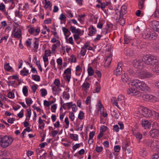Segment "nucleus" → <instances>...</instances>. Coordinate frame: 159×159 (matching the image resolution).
<instances>
[{"instance_id":"obj_1","label":"nucleus","mask_w":159,"mask_h":159,"mask_svg":"<svg viewBox=\"0 0 159 159\" xmlns=\"http://www.w3.org/2000/svg\"><path fill=\"white\" fill-rule=\"evenodd\" d=\"M130 95L136 97H141L144 101L150 100L151 101L154 102L156 100V98L153 95L141 93L134 88L130 89Z\"/></svg>"},{"instance_id":"obj_2","label":"nucleus","mask_w":159,"mask_h":159,"mask_svg":"<svg viewBox=\"0 0 159 159\" xmlns=\"http://www.w3.org/2000/svg\"><path fill=\"white\" fill-rule=\"evenodd\" d=\"M144 62L152 69L158 62V60L157 57L153 55H146L143 56Z\"/></svg>"},{"instance_id":"obj_3","label":"nucleus","mask_w":159,"mask_h":159,"mask_svg":"<svg viewBox=\"0 0 159 159\" xmlns=\"http://www.w3.org/2000/svg\"><path fill=\"white\" fill-rule=\"evenodd\" d=\"M130 83L131 86H134L141 90L147 91L149 90V87L143 81L138 79H134L131 80Z\"/></svg>"},{"instance_id":"obj_4","label":"nucleus","mask_w":159,"mask_h":159,"mask_svg":"<svg viewBox=\"0 0 159 159\" xmlns=\"http://www.w3.org/2000/svg\"><path fill=\"white\" fill-rule=\"evenodd\" d=\"M13 140V138L11 136H0V145L2 147L7 148L12 143Z\"/></svg>"},{"instance_id":"obj_5","label":"nucleus","mask_w":159,"mask_h":159,"mask_svg":"<svg viewBox=\"0 0 159 159\" xmlns=\"http://www.w3.org/2000/svg\"><path fill=\"white\" fill-rule=\"evenodd\" d=\"M22 34L20 29L19 24L15 23L13 25V27L11 33V36L13 38L20 40L21 41L22 39Z\"/></svg>"},{"instance_id":"obj_6","label":"nucleus","mask_w":159,"mask_h":159,"mask_svg":"<svg viewBox=\"0 0 159 159\" xmlns=\"http://www.w3.org/2000/svg\"><path fill=\"white\" fill-rule=\"evenodd\" d=\"M139 111L144 117H149L154 116L153 112L155 111L149 109L146 107H142L139 109Z\"/></svg>"},{"instance_id":"obj_7","label":"nucleus","mask_w":159,"mask_h":159,"mask_svg":"<svg viewBox=\"0 0 159 159\" xmlns=\"http://www.w3.org/2000/svg\"><path fill=\"white\" fill-rule=\"evenodd\" d=\"M143 38L150 40H153L155 39L157 36V34L154 31H152L149 32H145L143 34Z\"/></svg>"},{"instance_id":"obj_8","label":"nucleus","mask_w":159,"mask_h":159,"mask_svg":"<svg viewBox=\"0 0 159 159\" xmlns=\"http://www.w3.org/2000/svg\"><path fill=\"white\" fill-rule=\"evenodd\" d=\"M63 76L64 80L68 83L70 80L71 76V69L68 67L64 71Z\"/></svg>"},{"instance_id":"obj_9","label":"nucleus","mask_w":159,"mask_h":159,"mask_svg":"<svg viewBox=\"0 0 159 159\" xmlns=\"http://www.w3.org/2000/svg\"><path fill=\"white\" fill-rule=\"evenodd\" d=\"M40 28L39 26L34 27L33 26L30 27L28 30L29 33L34 36L38 35L40 32Z\"/></svg>"},{"instance_id":"obj_10","label":"nucleus","mask_w":159,"mask_h":159,"mask_svg":"<svg viewBox=\"0 0 159 159\" xmlns=\"http://www.w3.org/2000/svg\"><path fill=\"white\" fill-rule=\"evenodd\" d=\"M143 62L144 61L143 57L142 59L134 60L132 62V64L135 68L140 69V68H142V67H141L143 65Z\"/></svg>"},{"instance_id":"obj_11","label":"nucleus","mask_w":159,"mask_h":159,"mask_svg":"<svg viewBox=\"0 0 159 159\" xmlns=\"http://www.w3.org/2000/svg\"><path fill=\"white\" fill-rule=\"evenodd\" d=\"M97 106L98 107V110H100V111L101 114H102L103 116L104 117H107L108 115V114L106 112H104V108L100 100H98V101Z\"/></svg>"},{"instance_id":"obj_12","label":"nucleus","mask_w":159,"mask_h":159,"mask_svg":"<svg viewBox=\"0 0 159 159\" xmlns=\"http://www.w3.org/2000/svg\"><path fill=\"white\" fill-rule=\"evenodd\" d=\"M139 72H137L138 75L141 79L148 78L152 76V74L150 72L147 71H139Z\"/></svg>"},{"instance_id":"obj_13","label":"nucleus","mask_w":159,"mask_h":159,"mask_svg":"<svg viewBox=\"0 0 159 159\" xmlns=\"http://www.w3.org/2000/svg\"><path fill=\"white\" fill-rule=\"evenodd\" d=\"M70 89L69 88H66L64 91L62 93V97L65 101L68 100L70 98V94L69 93Z\"/></svg>"},{"instance_id":"obj_14","label":"nucleus","mask_w":159,"mask_h":159,"mask_svg":"<svg viewBox=\"0 0 159 159\" xmlns=\"http://www.w3.org/2000/svg\"><path fill=\"white\" fill-rule=\"evenodd\" d=\"M70 30L72 33L74 34L83 35L84 33V31H82L80 29L76 28L75 27L73 26H70Z\"/></svg>"},{"instance_id":"obj_15","label":"nucleus","mask_w":159,"mask_h":159,"mask_svg":"<svg viewBox=\"0 0 159 159\" xmlns=\"http://www.w3.org/2000/svg\"><path fill=\"white\" fill-rule=\"evenodd\" d=\"M122 64L121 63H119L116 69L114 71V74L118 76L120 75L122 71V69L121 68Z\"/></svg>"},{"instance_id":"obj_16","label":"nucleus","mask_w":159,"mask_h":159,"mask_svg":"<svg viewBox=\"0 0 159 159\" xmlns=\"http://www.w3.org/2000/svg\"><path fill=\"white\" fill-rule=\"evenodd\" d=\"M98 2L100 3V7L101 9L104 11V13L106 14L107 13L108 11V9L107 10L105 8L106 7L110 4V2H102V1L99 0V1H98Z\"/></svg>"},{"instance_id":"obj_17","label":"nucleus","mask_w":159,"mask_h":159,"mask_svg":"<svg viewBox=\"0 0 159 159\" xmlns=\"http://www.w3.org/2000/svg\"><path fill=\"white\" fill-rule=\"evenodd\" d=\"M43 7L47 10L50 11L52 7L51 2L48 0H44L43 2Z\"/></svg>"},{"instance_id":"obj_18","label":"nucleus","mask_w":159,"mask_h":159,"mask_svg":"<svg viewBox=\"0 0 159 159\" xmlns=\"http://www.w3.org/2000/svg\"><path fill=\"white\" fill-rule=\"evenodd\" d=\"M61 104L63 106V108L65 109H70L72 106L73 103L72 102H68L66 103H64V102L61 98H60Z\"/></svg>"},{"instance_id":"obj_19","label":"nucleus","mask_w":159,"mask_h":159,"mask_svg":"<svg viewBox=\"0 0 159 159\" xmlns=\"http://www.w3.org/2000/svg\"><path fill=\"white\" fill-rule=\"evenodd\" d=\"M140 124L144 129L149 128L151 125L150 122L149 120L144 119H142L141 120Z\"/></svg>"},{"instance_id":"obj_20","label":"nucleus","mask_w":159,"mask_h":159,"mask_svg":"<svg viewBox=\"0 0 159 159\" xmlns=\"http://www.w3.org/2000/svg\"><path fill=\"white\" fill-rule=\"evenodd\" d=\"M52 89V93L54 96H56L59 94L60 91L61 90V89L59 87H57L56 86L51 85Z\"/></svg>"},{"instance_id":"obj_21","label":"nucleus","mask_w":159,"mask_h":159,"mask_svg":"<svg viewBox=\"0 0 159 159\" xmlns=\"http://www.w3.org/2000/svg\"><path fill=\"white\" fill-rule=\"evenodd\" d=\"M48 128L50 131L51 136L53 138H55L58 133L59 129H55L53 128L51 126H49Z\"/></svg>"},{"instance_id":"obj_22","label":"nucleus","mask_w":159,"mask_h":159,"mask_svg":"<svg viewBox=\"0 0 159 159\" xmlns=\"http://www.w3.org/2000/svg\"><path fill=\"white\" fill-rule=\"evenodd\" d=\"M150 135L152 137H159V130L154 129L151 130L149 132Z\"/></svg>"},{"instance_id":"obj_23","label":"nucleus","mask_w":159,"mask_h":159,"mask_svg":"<svg viewBox=\"0 0 159 159\" xmlns=\"http://www.w3.org/2000/svg\"><path fill=\"white\" fill-rule=\"evenodd\" d=\"M152 24L153 29L159 33V21L154 20L152 22Z\"/></svg>"},{"instance_id":"obj_24","label":"nucleus","mask_w":159,"mask_h":159,"mask_svg":"<svg viewBox=\"0 0 159 159\" xmlns=\"http://www.w3.org/2000/svg\"><path fill=\"white\" fill-rule=\"evenodd\" d=\"M89 31V35L90 36H92L95 34L97 33V30L96 28L93 25H91L88 28Z\"/></svg>"},{"instance_id":"obj_25","label":"nucleus","mask_w":159,"mask_h":159,"mask_svg":"<svg viewBox=\"0 0 159 159\" xmlns=\"http://www.w3.org/2000/svg\"><path fill=\"white\" fill-rule=\"evenodd\" d=\"M111 101L112 103L116 106L118 108L120 109L119 106L118 105V104L122 105L123 102H120V101H118V100H117V99L115 97H112L111 99Z\"/></svg>"},{"instance_id":"obj_26","label":"nucleus","mask_w":159,"mask_h":159,"mask_svg":"<svg viewBox=\"0 0 159 159\" xmlns=\"http://www.w3.org/2000/svg\"><path fill=\"white\" fill-rule=\"evenodd\" d=\"M19 6L18 9L19 10H26L29 7L27 3H25L24 4L20 3L19 4Z\"/></svg>"},{"instance_id":"obj_27","label":"nucleus","mask_w":159,"mask_h":159,"mask_svg":"<svg viewBox=\"0 0 159 159\" xmlns=\"http://www.w3.org/2000/svg\"><path fill=\"white\" fill-rule=\"evenodd\" d=\"M95 134L94 131H92L90 132L89 133V138L88 140V143L89 145H90L93 142V138Z\"/></svg>"},{"instance_id":"obj_28","label":"nucleus","mask_w":159,"mask_h":159,"mask_svg":"<svg viewBox=\"0 0 159 159\" xmlns=\"http://www.w3.org/2000/svg\"><path fill=\"white\" fill-rule=\"evenodd\" d=\"M82 71V67L80 65L76 66L75 70V74L76 76H79L81 74Z\"/></svg>"},{"instance_id":"obj_29","label":"nucleus","mask_w":159,"mask_h":159,"mask_svg":"<svg viewBox=\"0 0 159 159\" xmlns=\"http://www.w3.org/2000/svg\"><path fill=\"white\" fill-rule=\"evenodd\" d=\"M151 71L155 73H159V62L158 61L157 63L152 68Z\"/></svg>"},{"instance_id":"obj_30","label":"nucleus","mask_w":159,"mask_h":159,"mask_svg":"<svg viewBox=\"0 0 159 159\" xmlns=\"http://www.w3.org/2000/svg\"><path fill=\"white\" fill-rule=\"evenodd\" d=\"M5 7V5L3 3L0 4V11L2 12L5 16H7L8 14V12L6 11Z\"/></svg>"},{"instance_id":"obj_31","label":"nucleus","mask_w":159,"mask_h":159,"mask_svg":"<svg viewBox=\"0 0 159 159\" xmlns=\"http://www.w3.org/2000/svg\"><path fill=\"white\" fill-rule=\"evenodd\" d=\"M127 7L123 5L121 7V11L116 14L119 15L120 17L122 16L126 13Z\"/></svg>"},{"instance_id":"obj_32","label":"nucleus","mask_w":159,"mask_h":159,"mask_svg":"<svg viewBox=\"0 0 159 159\" xmlns=\"http://www.w3.org/2000/svg\"><path fill=\"white\" fill-rule=\"evenodd\" d=\"M129 79V76L127 73H125L122 75L121 80L124 83L128 82Z\"/></svg>"},{"instance_id":"obj_33","label":"nucleus","mask_w":159,"mask_h":159,"mask_svg":"<svg viewBox=\"0 0 159 159\" xmlns=\"http://www.w3.org/2000/svg\"><path fill=\"white\" fill-rule=\"evenodd\" d=\"M112 58L111 56H109L107 57L105 61V65L104 66L105 67H107L109 66L111 62Z\"/></svg>"},{"instance_id":"obj_34","label":"nucleus","mask_w":159,"mask_h":159,"mask_svg":"<svg viewBox=\"0 0 159 159\" xmlns=\"http://www.w3.org/2000/svg\"><path fill=\"white\" fill-rule=\"evenodd\" d=\"M62 30L65 37H69L71 33L69 30L64 27L62 28Z\"/></svg>"},{"instance_id":"obj_35","label":"nucleus","mask_w":159,"mask_h":159,"mask_svg":"<svg viewBox=\"0 0 159 159\" xmlns=\"http://www.w3.org/2000/svg\"><path fill=\"white\" fill-rule=\"evenodd\" d=\"M59 39V37H53L51 40V42L53 43H56L55 44L58 46H60L61 43L60 41L58 40Z\"/></svg>"},{"instance_id":"obj_36","label":"nucleus","mask_w":159,"mask_h":159,"mask_svg":"<svg viewBox=\"0 0 159 159\" xmlns=\"http://www.w3.org/2000/svg\"><path fill=\"white\" fill-rule=\"evenodd\" d=\"M82 47L86 51L87 49L89 50H93V48L90 46V43L88 42L85 43Z\"/></svg>"},{"instance_id":"obj_37","label":"nucleus","mask_w":159,"mask_h":159,"mask_svg":"<svg viewBox=\"0 0 159 159\" xmlns=\"http://www.w3.org/2000/svg\"><path fill=\"white\" fill-rule=\"evenodd\" d=\"M105 21L102 18H100L99 20L97 27L99 29L102 28L103 25L105 24Z\"/></svg>"},{"instance_id":"obj_38","label":"nucleus","mask_w":159,"mask_h":159,"mask_svg":"<svg viewBox=\"0 0 159 159\" xmlns=\"http://www.w3.org/2000/svg\"><path fill=\"white\" fill-rule=\"evenodd\" d=\"M58 18L60 20L61 24H62L64 23L66 21V17L63 13H61L60 15Z\"/></svg>"},{"instance_id":"obj_39","label":"nucleus","mask_w":159,"mask_h":159,"mask_svg":"<svg viewBox=\"0 0 159 159\" xmlns=\"http://www.w3.org/2000/svg\"><path fill=\"white\" fill-rule=\"evenodd\" d=\"M53 84H54V85H53V86H56L57 87L59 88H60V87H64L62 85L61 86L60 81V79H55L53 82Z\"/></svg>"},{"instance_id":"obj_40","label":"nucleus","mask_w":159,"mask_h":159,"mask_svg":"<svg viewBox=\"0 0 159 159\" xmlns=\"http://www.w3.org/2000/svg\"><path fill=\"white\" fill-rule=\"evenodd\" d=\"M139 154L143 157H145L147 156V152L146 149L145 148H143L140 149L139 152Z\"/></svg>"},{"instance_id":"obj_41","label":"nucleus","mask_w":159,"mask_h":159,"mask_svg":"<svg viewBox=\"0 0 159 159\" xmlns=\"http://www.w3.org/2000/svg\"><path fill=\"white\" fill-rule=\"evenodd\" d=\"M86 16L85 14H82L79 16L78 20L82 24L84 23L85 20V17Z\"/></svg>"},{"instance_id":"obj_42","label":"nucleus","mask_w":159,"mask_h":159,"mask_svg":"<svg viewBox=\"0 0 159 159\" xmlns=\"http://www.w3.org/2000/svg\"><path fill=\"white\" fill-rule=\"evenodd\" d=\"M29 73V70L27 69L25 67H24L20 71V74L23 76H27Z\"/></svg>"},{"instance_id":"obj_43","label":"nucleus","mask_w":159,"mask_h":159,"mask_svg":"<svg viewBox=\"0 0 159 159\" xmlns=\"http://www.w3.org/2000/svg\"><path fill=\"white\" fill-rule=\"evenodd\" d=\"M22 91L24 95L26 97L28 95V87L27 86H24L22 89Z\"/></svg>"},{"instance_id":"obj_44","label":"nucleus","mask_w":159,"mask_h":159,"mask_svg":"<svg viewBox=\"0 0 159 159\" xmlns=\"http://www.w3.org/2000/svg\"><path fill=\"white\" fill-rule=\"evenodd\" d=\"M70 137L71 139L75 141H77L79 139V136L77 134H70Z\"/></svg>"},{"instance_id":"obj_45","label":"nucleus","mask_w":159,"mask_h":159,"mask_svg":"<svg viewBox=\"0 0 159 159\" xmlns=\"http://www.w3.org/2000/svg\"><path fill=\"white\" fill-rule=\"evenodd\" d=\"M68 37H65L66 42L67 43H70L71 45H74V42L73 40L72 37H70L69 38Z\"/></svg>"},{"instance_id":"obj_46","label":"nucleus","mask_w":159,"mask_h":159,"mask_svg":"<svg viewBox=\"0 0 159 159\" xmlns=\"http://www.w3.org/2000/svg\"><path fill=\"white\" fill-rule=\"evenodd\" d=\"M145 0H139L138 2L139 8L140 9H143L144 5V4Z\"/></svg>"},{"instance_id":"obj_47","label":"nucleus","mask_w":159,"mask_h":159,"mask_svg":"<svg viewBox=\"0 0 159 159\" xmlns=\"http://www.w3.org/2000/svg\"><path fill=\"white\" fill-rule=\"evenodd\" d=\"M40 94L42 97H45L48 94L47 89L45 88H42L40 89Z\"/></svg>"},{"instance_id":"obj_48","label":"nucleus","mask_w":159,"mask_h":159,"mask_svg":"<svg viewBox=\"0 0 159 159\" xmlns=\"http://www.w3.org/2000/svg\"><path fill=\"white\" fill-rule=\"evenodd\" d=\"M90 86L89 84L87 82L84 83L82 85L83 89L84 90H87L89 89Z\"/></svg>"},{"instance_id":"obj_49","label":"nucleus","mask_w":159,"mask_h":159,"mask_svg":"<svg viewBox=\"0 0 159 159\" xmlns=\"http://www.w3.org/2000/svg\"><path fill=\"white\" fill-rule=\"evenodd\" d=\"M96 86L95 88V89L94 90V93H99L100 91L101 87L100 86L98 82H96Z\"/></svg>"},{"instance_id":"obj_50","label":"nucleus","mask_w":159,"mask_h":159,"mask_svg":"<svg viewBox=\"0 0 159 159\" xmlns=\"http://www.w3.org/2000/svg\"><path fill=\"white\" fill-rule=\"evenodd\" d=\"M87 70L88 74L89 76H91L93 75L94 71L91 67H89Z\"/></svg>"},{"instance_id":"obj_51","label":"nucleus","mask_w":159,"mask_h":159,"mask_svg":"<svg viewBox=\"0 0 159 159\" xmlns=\"http://www.w3.org/2000/svg\"><path fill=\"white\" fill-rule=\"evenodd\" d=\"M32 79L34 80L39 82L40 81V78L39 75H32Z\"/></svg>"},{"instance_id":"obj_52","label":"nucleus","mask_w":159,"mask_h":159,"mask_svg":"<svg viewBox=\"0 0 159 159\" xmlns=\"http://www.w3.org/2000/svg\"><path fill=\"white\" fill-rule=\"evenodd\" d=\"M134 135L135 136L136 138L138 140H139V142H140V140L142 139L143 137L142 134H141L139 132H137Z\"/></svg>"},{"instance_id":"obj_53","label":"nucleus","mask_w":159,"mask_h":159,"mask_svg":"<svg viewBox=\"0 0 159 159\" xmlns=\"http://www.w3.org/2000/svg\"><path fill=\"white\" fill-rule=\"evenodd\" d=\"M84 113L82 111H80L78 115V118L80 120H82L84 118Z\"/></svg>"},{"instance_id":"obj_54","label":"nucleus","mask_w":159,"mask_h":159,"mask_svg":"<svg viewBox=\"0 0 159 159\" xmlns=\"http://www.w3.org/2000/svg\"><path fill=\"white\" fill-rule=\"evenodd\" d=\"M103 149L102 147L96 145L95 150L97 153H100L102 151Z\"/></svg>"},{"instance_id":"obj_55","label":"nucleus","mask_w":159,"mask_h":159,"mask_svg":"<svg viewBox=\"0 0 159 159\" xmlns=\"http://www.w3.org/2000/svg\"><path fill=\"white\" fill-rule=\"evenodd\" d=\"M15 15L16 16L21 18L23 16V14L22 12L20 11V10H19V11H15Z\"/></svg>"},{"instance_id":"obj_56","label":"nucleus","mask_w":159,"mask_h":159,"mask_svg":"<svg viewBox=\"0 0 159 159\" xmlns=\"http://www.w3.org/2000/svg\"><path fill=\"white\" fill-rule=\"evenodd\" d=\"M152 48L154 50L157 52L159 51V43H154L152 44Z\"/></svg>"},{"instance_id":"obj_57","label":"nucleus","mask_w":159,"mask_h":159,"mask_svg":"<svg viewBox=\"0 0 159 159\" xmlns=\"http://www.w3.org/2000/svg\"><path fill=\"white\" fill-rule=\"evenodd\" d=\"M25 100L27 105L29 107H30L31 104L33 103V101L30 98H27Z\"/></svg>"},{"instance_id":"obj_58","label":"nucleus","mask_w":159,"mask_h":159,"mask_svg":"<svg viewBox=\"0 0 159 159\" xmlns=\"http://www.w3.org/2000/svg\"><path fill=\"white\" fill-rule=\"evenodd\" d=\"M129 146V144L128 142H124V143L123 146H122V149L123 150V151H127L128 152V149H127V148Z\"/></svg>"},{"instance_id":"obj_59","label":"nucleus","mask_w":159,"mask_h":159,"mask_svg":"<svg viewBox=\"0 0 159 159\" xmlns=\"http://www.w3.org/2000/svg\"><path fill=\"white\" fill-rule=\"evenodd\" d=\"M117 100L118 101H120V102H124L125 100V97L124 95H120L118 97Z\"/></svg>"},{"instance_id":"obj_60","label":"nucleus","mask_w":159,"mask_h":159,"mask_svg":"<svg viewBox=\"0 0 159 159\" xmlns=\"http://www.w3.org/2000/svg\"><path fill=\"white\" fill-rule=\"evenodd\" d=\"M15 90V89H14ZM14 90H13L12 92L10 91L7 94V97L10 99H14L15 97V95L14 93L13 92Z\"/></svg>"},{"instance_id":"obj_61","label":"nucleus","mask_w":159,"mask_h":159,"mask_svg":"<svg viewBox=\"0 0 159 159\" xmlns=\"http://www.w3.org/2000/svg\"><path fill=\"white\" fill-rule=\"evenodd\" d=\"M87 51L83 47L81 48V50L79 53V54L82 57H84L86 54Z\"/></svg>"},{"instance_id":"obj_62","label":"nucleus","mask_w":159,"mask_h":159,"mask_svg":"<svg viewBox=\"0 0 159 159\" xmlns=\"http://www.w3.org/2000/svg\"><path fill=\"white\" fill-rule=\"evenodd\" d=\"M69 60L71 63H75L76 61V58L74 55H71L69 59Z\"/></svg>"},{"instance_id":"obj_63","label":"nucleus","mask_w":159,"mask_h":159,"mask_svg":"<svg viewBox=\"0 0 159 159\" xmlns=\"http://www.w3.org/2000/svg\"><path fill=\"white\" fill-rule=\"evenodd\" d=\"M53 125L54 126V128L55 129L57 128V129H58L61 126L60 122L59 120H57L55 123H54Z\"/></svg>"},{"instance_id":"obj_64","label":"nucleus","mask_w":159,"mask_h":159,"mask_svg":"<svg viewBox=\"0 0 159 159\" xmlns=\"http://www.w3.org/2000/svg\"><path fill=\"white\" fill-rule=\"evenodd\" d=\"M66 16L67 17L71 18L73 17V14L71 10L66 11Z\"/></svg>"}]
</instances>
